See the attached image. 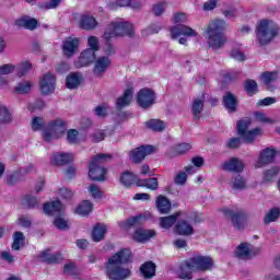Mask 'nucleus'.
<instances>
[{
    "instance_id": "obj_4",
    "label": "nucleus",
    "mask_w": 280,
    "mask_h": 280,
    "mask_svg": "<svg viewBox=\"0 0 280 280\" xmlns=\"http://www.w3.org/2000/svg\"><path fill=\"white\" fill-rule=\"evenodd\" d=\"M133 27L130 22H112L109 23L103 34L104 40L110 42L113 38H119V36H132Z\"/></svg>"
},
{
    "instance_id": "obj_36",
    "label": "nucleus",
    "mask_w": 280,
    "mask_h": 280,
    "mask_svg": "<svg viewBox=\"0 0 280 280\" xmlns=\"http://www.w3.org/2000/svg\"><path fill=\"white\" fill-rule=\"evenodd\" d=\"M223 104H224L225 108L229 110V113H235V110L237 108V98L235 97V95L228 92L223 96Z\"/></svg>"
},
{
    "instance_id": "obj_53",
    "label": "nucleus",
    "mask_w": 280,
    "mask_h": 280,
    "mask_svg": "<svg viewBox=\"0 0 280 280\" xmlns=\"http://www.w3.org/2000/svg\"><path fill=\"white\" fill-rule=\"evenodd\" d=\"M67 141L68 143H80L81 138H80V132L75 129H70L67 132Z\"/></svg>"
},
{
    "instance_id": "obj_8",
    "label": "nucleus",
    "mask_w": 280,
    "mask_h": 280,
    "mask_svg": "<svg viewBox=\"0 0 280 280\" xmlns=\"http://www.w3.org/2000/svg\"><path fill=\"white\" fill-rule=\"evenodd\" d=\"M170 32H171V38L173 40H176L179 36H184L178 39L179 45H187L188 43L187 38H198V32H196V30L185 24L175 25L171 27Z\"/></svg>"
},
{
    "instance_id": "obj_33",
    "label": "nucleus",
    "mask_w": 280,
    "mask_h": 280,
    "mask_svg": "<svg viewBox=\"0 0 280 280\" xmlns=\"http://www.w3.org/2000/svg\"><path fill=\"white\" fill-rule=\"evenodd\" d=\"M132 88L125 90L122 96L118 97L116 101L117 108H126V106H130V102H132Z\"/></svg>"
},
{
    "instance_id": "obj_40",
    "label": "nucleus",
    "mask_w": 280,
    "mask_h": 280,
    "mask_svg": "<svg viewBox=\"0 0 280 280\" xmlns=\"http://www.w3.org/2000/svg\"><path fill=\"white\" fill-rule=\"evenodd\" d=\"M137 180L139 177L132 174L130 171H127L120 175V183L125 185V187H131V185H137Z\"/></svg>"
},
{
    "instance_id": "obj_12",
    "label": "nucleus",
    "mask_w": 280,
    "mask_h": 280,
    "mask_svg": "<svg viewBox=\"0 0 280 280\" xmlns=\"http://www.w3.org/2000/svg\"><path fill=\"white\" fill-rule=\"evenodd\" d=\"M275 156H277V151L273 148H266L260 151L258 160L255 162L256 170L265 167V165H270L275 162Z\"/></svg>"
},
{
    "instance_id": "obj_16",
    "label": "nucleus",
    "mask_w": 280,
    "mask_h": 280,
    "mask_svg": "<svg viewBox=\"0 0 280 280\" xmlns=\"http://www.w3.org/2000/svg\"><path fill=\"white\" fill-rule=\"evenodd\" d=\"M95 50L92 49H84L81 51L78 60L74 62V66L77 69H80L82 67H89V65H93L95 62Z\"/></svg>"
},
{
    "instance_id": "obj_38",
    "label": "nucleus",
    "mask_w": 280,
    "mask_h": 280,
    "mask_svg": "<svg viewBox=\"0 0 280 280\" xmlns=\"http://www.w3.org/2000/svg\"><path fill=\"white\" fill-rule=\"evenodd\" d=\"M32 86H34V84L31 81H22L16 83L13 91L18 95H27V93L32 91Z\"/></svg>"
},
{
    "instance_id": "obj_58",
    "label": "nucleus",
    "mask_w": 280,
    "mask_h": 280,
    "mask_svg": "<svg viewBox=\"0 0 280 280\" xmlns=\"http://www.w3.org/2000/svg\"><path fill=\"white\" fill-rule=\"evenodd\" d=\"M245 91L248 95H255V93H257V82L254 80H247L245 82Z\"/></svg>"
},
{
    "instance_id": "obj_14",
    "label": "nucleus",
    "mask_w": 280,
    "mask_h": 280,
    "mask_svg": "<svg viewBox=\"0 0 280 280\" xmlns=\"http://www.w3.org/2000/svg\"><path fill=\"white\" fill-rule=\"evenodd\" d=\"M154 237H156V231L145 230L143 228L137 229L131 234V240H133V242H138L139 244H145V242H150V240Z\"/></svg>"
},
{
    "instance_id": "obj_45",
    "label": "nucleus",
    "mask_w": 280,
    "mask_h": 280,
    "mask_svg": "<svg viewBox=\"0 0 280 280\" xmlns=\"http://www.w3.org/2000/svg\"><path fill=\"white\" fill-rule=\"evenodd\" d=\"M25 246V235L22 232H15L13 234L12 250H21Z\"/></svg>"
},
{
    "instance_id": "obj_6",
    "label": "nucleus",
    "mask_w": 280,
    "mask_h": 280,
    "mask_svg": "<svg viewBox=\"0 0 280 280\" xmlns=\"http://www.w3.org/2000/svg\"><path fill=\"white\" fill-rule=\"evenodd\" d=\"M67 132V122L60 118L48 124V127L43 131L44 141H54L60 139Z\"/></svg>"
},
{
    "instance_id": "obj_42",
    "label": "nucleus",
    "mask_w": 280,
    "mask_h": 280,
    "mask_svg": "<svg viewBox=\"0 0 280 280\" xmlns=\"http://www.w3.org/2000/svg\"><path fill=\"white\" fill-rule=\"evenodd\" d=\"M178 215H180V212H177L175 214L164 217L160 219V226L162 229H171V226H174L176 224V220H178Z\"/></svg>"
},
{
    "instance_id": "obj_18",
    "label": "nucleus",
    "mask_w": 280,
    "mask_h": 280,
    "mask_svg": "<svg viewBox=\"0 0 280 280\" xmlns=\"http://www.w3.org/2000/svg\"><path fill=\"white\" fill-rule=\"evenodd\" d=\"M234 255L238 257V259H252V257L257 255V252H255V247H253L252 244L241 243L236 247Z\"/></svg>"
},
{
    "instance_id": "obj_51",
    "label": "nucleus",
    "mask_w": 280,
    "mask_h": 280,
    "mask_svg": "<svg viewBox=\"0 0 280 280\" xmlns=\"http://www.w3.org/2000/svg\"><path fill=\"white\" fill-rule=\"evenodd\" d=\"M230 186L232 189H246V180L241 175H237L230 182Z\"/></svg>"
},
{
    "instance_id": "obj_61",
    "label": "nucleus",
    "mask_w": 280,
    "mask_h": 280,
    "mask_svg": "<svg viewBox=\"0 0 280 280\" xmlns=\"http://www.w3.org/2000/svg\"><path fill=\"white\" fill-rule=\"evenodd\" d=\"M261 80L264 82V84H270L272 82H275V80H277V72H265L261 75Z\"/></svg>"
},
{
    "instance_id": "obj_22",
    "label": "nucleus",
    "mask_w": 280,
    "mask_h": 280,
    "mask_svg": "<svg viewBox=\"0 0 280 280\" xmlns=\"http://www.w3.org/2000/svg\"><path fill=\"white\" fill-rule=\"evenodd\" d=\"M148 220V214H138L136 217H131L124 222H120L121 231H130L132 226H141L143 222Z\"/></svg>"
},
{
    "instance_id": "obj_7",
    "label": "nucleus",
    "mask_w": 280,
    "mask_h": 280,
    "mask_svg": "<svg viewBox=\"0 0 280 280\" xmlns=\"http://www.w3.org/2000/svg\"><path fill=\"white\" fill-rule=\"evenodd\" d=\"M237 132L240 137L245 141V143H253L257 137H261L264 135V130L259 127L249 130L250 128V120H240L236 125Z\"/></svg>"
},
{
    "instance_id": "obj_29",
    "label": "nucleus",
    "mask_w": 280,
    "mask_h": 280,
    "mask_svg": "<svg viewBox=\"0 0 280 280\" xmlns=\"http://www.w3.org/2000/svg\"><path fill=\"white\" fill-rule=\"evenodd\" d=\"M155 207L160 213H170L172 211V202L165 196H158Z\"/></svg>"
},
{
    "instance_id": "obj_57",
    "label": "nucleus",
    "mask_w": 280,
    "mask_h": 280,
    "mask_svg": "<svg viewBox=\"0 0 280 280\" xmlns=\"http://www.w3.org/2000/svg\"><path fill=\"white\" fill-rule=\"evenodd\" d=\"M45 126V120L38 116L33 117L31 128L34 131L40 130Z\"/></svg>"
},
{
    "instance_id": "obj_25",
    "label": "nucleus",
    "mask_w": 280,
    "mask_h": 280,
    "mask_svg": "<svg viewBox=\"0 0 280 280\" xmlns=\"http://www.w3.org/2000/svg\"><path fill=\"white\" fill-rule=\"evenodd\" d=\"M62 211H65V206L60 200L46 202L44 205V213H46V215H56L62 213Z\"/></svg>"
},
{
    "instance_id": "obj_62",
    "label": "nucleus",
    "mask_w": 280,
    "mask_h": 280,
    "mask_svg": "<svg viewBox=\"0 0 280 280\" xmlns=\"http://www.w3.org/2000/svg\"><path fill=\"white\" fill-rule=\"evenodd\" d=\"M63 272L66 275H78V266L75 262H68L63 267Z\"/></svg>"
},
{
    "instance_id": "obj_9",
    "label": "nucleus",
    "mask_w": 280,
    "mask_h": 280,
    "mask_svg": "<svg viewBox=\"0 0 280 280\" xmlns=\"http://www.w3.org/2000/svg\"><path fill=\"white\" fill-rule=\"evenodd\" d=\"M222 213H224L226 218H231L232 224L234 229H237V231H242V229L246 226V220H248V215H246L244 211H235L231 208H222Z\"/></svg>"
},
{
    "instance_id": "obj_47",
    "label": "nucleus",
    "mask_w": 280,
    "mask_h": 280,
    "mask_svg": "<svg viewBox=\"0 0 280 280\" xmlns=\"http://www.w3.org/2000/svg\"><path fill=\"white\" fill-rule=\"evenodd\" d=\"M279 172H280L279 166H273V167L267 170L264 173L262 180L265 183H272V180H275V178H277V176L279 175Z\"/></svg>"
},
{
    "instance_id": "obj_43",
    "label": "nucleus",
    "mask_w": 280,
    "mask_h": 280,
    "mask_svg": "<svg viewBox=\"0 0 280 280\" xmlns=\"http://www.w3.org/2000/svg\"><path fill=\"white\" fill-rule=\"evenodd\" d=\"M145 126L149 130H153V132H163V130H165V122L159 119L148 120Z\"/></svg>"
},
{
    "instance_id": "obj_37",
    "label": "nucleus",
    "mask_w": 280,
    "mask_h": 280,
    "mask_svg": "<svg viewBox=\"0 0 280 280\" xmlns=\"http://www.w3.org/2000/svg\"><path fill=\"white\" fill-rule=\"evenodd\" d=\"M176 233L178 235H194V226L189 221H180L176 225Z\"/></svg>"
},
{
    "instance_id": "obj_19",
    "label": "nucleus",
    "mask_w": 280,
    "mask_h": 280,
    "mask_svg": "<svg viewBox=\"0 0 280 280\" xmlns=\"http://www.w3.org/2000/svg\"><path fill=\"white\" fill-rule=\"evenodd\" d=\"M221 170L240 174L241 172H244V161L238 158H231L221 165Z\"/></svg>"
},
{
    "instance_id": "obj_28",
    "label": "nucleus",
    "mask_w": 280,
    "mask_h": 280,
    "mask_svg": "<svg viewBox=\"0 0 280 280\" xmlns=\"http://www.w3.org/2000/svg\"><path fill=\"white\" fill-rule=\"evenodd\" d=\"M40 261H46L47 264H58V261H61L62 259V254L57 253V254H51V250L46 249L38 255Z\"/></svg>"
},
{
    "instance_id": "obj_52",
    "label": "nucleus",
    "mask_w": 280,
    "mask_h": 280,
    "mask_svg": "<svg viewBox=\"0 0 280 280\" xmlns=\"http://www.w3.org/2000/svg\"><path fill=\"white\" fill-rule=\"evenodd\" d=\"M38 205V200H36V197L32 195H26L22 199V206L24 209H32V207H36Z\"/></svg>"
},
{
    "instance_id": "obj_41",
    "label": "nucleus",
    "mask_w": 280,
    "mask_h": 280,
    "mask_svg": "<svg viewBox=\"0 0 280 280\" xmlns=\"http://www.w3.org/2000/svg\"><path fill=\"white\" fill-rule=\"evenodd\" d=\"M18 78H24L27 75L28 71H32V62L28 60L21 61L18 66H15Z\"/></svg>"
},
{
    "instance_id": "obj_32",
    "label": "nucleus",
    "mask_w": 280,
    "mask_h": 280,
    "mask_svg": "<svg viewBox=\"0 0 280 280\" xmlns=\"http://www.w3.org/2000/svg\"><path fill=\"white\" fill-rule=\"evenodd\" d=\"M108 226L104 223H97L92 230V240L94 242H102L104 240Z\"/></svg>"
},
{
    "instance_id": "obj_39",
    "label": "nucleus",
    "mask_w": 280,
    "mask_h": 280,
    "mask_svg": "<svg viewBox=\"0 0 280 280\" xmlns=\"http://www.w3.org/2000/svg\"><path fill=\"white\" fill-rule=\"evenodd\" d=\"M202 108H205V96L195 98L192 102V108H191L195 119H200Z\"/></svg>"
},
{
    "instance_id": "obj_10",
    "label": "nucleus",
    "mask_w": 280,
    "mask_h": 280,
    "mask_svg": "<svg viewBox=\"0 0 280 280\" xmlns=\"http://www.w3.org/2000/svg\"><path fill=\"white\" fill-rule=\"evenodd\" d=\"M156 100V94L150 89H142L137 94V102L141 108H150Z\"/></svg>"
},
{
    "instance_id": "obj_34",
    "label": "nucleus",
    "mask_w": 280,
    "mask_h": 280,
    "mask_svg": "<svg viewBox=\"0 0 280 280\" xmlns=\"http://www.w3.org/2000/svg\"><path fill=\"white\" fill-rule=\"evenodd\" d=\"M137 187H145L147 189H150L151 191H156L159 189V178L156 177H150L147 179H138L136 182Z\"/></svg>"
},
{
    "instance_id": "obj_21",
    "label": "nucleus",
    "mask_w": 280,
    "mask_h": 280,
    "mask_svg": "<svg viewBox=\"0 0 280 280\" xmlns=\"http://www.w3.org/2000/svg\"><path fill=\"white\" fill-rule=\"evenodd\" d=\"M80 48V38L78 37H68L63 40L62 51L68 57L74 56V54Z\"/></svg>"
},
{
    "instance_id": "obj_55",
    "label": "nucleus",
    "mask_w": 280,
    "mask_h": 280,
    "mask_svg": "<svg viewBox=\"0 0 280 280\" xmlns=\"http://www.w3.org/2000/svg\"><path fill=\"white\" fill-rule=\"evenodd\" d=\"M88 47L86 49H92V51H94V54L96 51H100V38H97V36H90L88 38Z\"/></svg>"
},
{
    "instance_id": "obj_17",
    "label": "nucleus",
    "mask_w": 280,
    "mask_h": 280,
    "mask_svg": "<svg viewBox=\"0 0 280 280\" xmlns=\"http://www.w3.org/2000/svg\"><path fill=\"white\" fill-rule=\"evenodd\" d=\"M190 262L195 270H211L213 268V259L209 256H196L190 258Z\"/></svg>"
},
{
    "instance_id": "obj_46",
    "label": "nucleus",
    "mask_w": 280,
    "mask_h": 280,
    "mask_svg": "<svg viewBox=\"0 0 280 280\" xmlns=\"http://www.w3.org/2000/svg\"><path fill=\"white\" fill-rule=\"evenodd\" d=\"M128 5L133 9L139 8V2L135 0H116V3L109 4V8L116 10L117 8H128Z\"/></svg>"
},
{
    "instance_id": "obj_20",
    "label": "nucleus",
    "mask_w": 280,
    "mask_h": 280,
    "mask_svg": "<svg viewBox=\"0 0 280 280\" xmlns=\"http://www.w3.org/2000/svg\"><path fill=\"white\" fill-rule=\"evenodd\" d=\"M110 58L106 56H101L94 60V69L93 73L97 78L104 75L106 71H108V67H110Z\"/></svg>"
},
{
    "instance_id": "obj_23",
    "label": "nucleus",
    "mask_w": 280,
    "mask_h": 280,
    "mask_svg": "<svg viewBox=\"0 0 280 280\" xmlns=\"http://www.w3.org/2000/svg\"><path fill=\"white\" fill-rule=\"evenodd\" d=\"M75 155L72 152H57L50 158L52 165H67V163H73Z\"/></svg>"
},
{
    "instance_id": "obj_35",
    "label": "nucleus",
    "mask_w": 280,
    "mask_h": 280,
    "mask_svg": "<svg viewBox=\"0 0 280 280\" xmlns=\"http://www.w3.org/2000/svg\"><path fill=\"white\" fill-rule=\"evenodd\" d=\"M82 84V74L78 72L70 73L66 79L67 89H78Z\"/></svg>"
},
{
    "instance_id": "obj_59",
    "label": "nucleus",
    "mask_w": 280,
    "mask_h": 280,
    "mask_svg": "<svg viewBox=\"0 0 280 280\" xmlns=\"http://www.w3.org/2000/svg\"><path fill=\"white\" fill-rule=\"evenodd\" d=\"M165 10H167V2L165 1L159 2L153 5V13L155 14V16H161V14L165 12Z\"/></svg>"
},
{
    "instance_id": "obj_44",
    "label": "nucleus",
    "mask_w": 280,
    "mask_h": 280,
    "mask_svg": "<svg viewBox=\"0 0 280 280\" xmlns=\"http://www.w3.org/2000/svg\"><path fill=\"white\" fill-rule=\"evenodd\" d=\"M0 124H12V112L0 103Z\"/></svg>"
},
{
    "instance_id": "obj_1",
    "label": "nucleus",
    "mask_w": 280,
    "mask_h": 280,
    "mask_svg": "<svg viewBox=\"0 0 280 280\" xmlns=\"http://www.w3.org/2000/svg\"><path fill=\"white\" fill-rule=\"evenodd\" d=\"M132 259V252L125 248L116 253L108 259L106 265L107 277L110 280H124L130 277V269L122 267V264H128Z\"/></svg>"
},
{
    "instance_id": "obj_2",
    "label": "nucleus",
    "mask_w": 280,
    "mask_h": 280,
    "mask_svg": "<svg viewBox=\"0 0 280 280\" xmlns=\"http://www.w3.org/2000/svg\"><path fill=\"white\" fill-rule=\"evenodd\" d=\"M225 30L226 22H224V20H212L208 24L206 28V36L211 49H222V47L226 45V36H224Z\"/></svg>"
},
{
    "instance_id": "obj_60",
    "label": "nucleus",
    "mask_w": 280,
    "mask_h": 280,
    "mask_svg": "<svg viewBox=\"0 0 280 280\" xmlns=\"http://www.w3.org/2000/svg\"><path fill=\"white\" fill-rule=\"evenodd\" d=\"M254 116L256 121H260V124H275L273 119L268 118V116L261 112H256Z\"/></svg>"
},
{
    "instance_id": "obj_5",
    "label": "nucleus",
    "mask_w": 280,
    "mask_h": 280,
    "mask_svg": "<svg viewBox=\"0 0 280 280\" xmlns=\"http://www.w3.org/2000/svg\"><path fill=\"white\" fill-rule=\"evenodd\" d=\"M112 156L110 154H97L92 159L90 162V171H89V177L92 180H106V168H104L101 163H106V161H110Z\"/></svg>"
},
{
    "instance_id": "obj_3",
    "label": "nucleus",
    "mask_w": 280,
    "mask_h": 280,
    "mask_svg": "<svg viewBox=\"0 0 280 280\" xmlns=\"http://www.w3.org/2000/svg\"><path fill=\"white\" fill-rule=\"evenodd\" d=\"M279 36V25L272 20H260L256 25V38L260 45H268Z\"/></svg>"
},
{
    "instance_id": "obj_54",
    "label": "nucleus",
    "mask_w": 280,
    "mask_h": 280,
    "mask_svg": "<svg viewBox=\"0 0 280 280\" xmlns=\"http://www.w3.org/2000/svg\"><path fill=\"white\" fill-rule=\"evenodd\" d=\"M54 224L56 229H59V231H67V229H69V221H67L65 217H57Z\"/></svg>"
},
{
    "instance_id": "obj_24",
    "label": "nucleus",
    "mask_w": 280,
    "mask_h": 280,
    "mask_svg": "<svg viewBox=\"0 0 280 280\" xmlns=\"http://www.w3.org/2000/svg\"><path fill=\"white\" fill-rule=\"evenodd\" d=\"M97 25H100V23L91 14H81L79 18V27H81V30H86L88 32H91L95 30Z\"/></svg>"
},
{
    "instance_id": "obj_27",
    "label": "nucleus",
    "mask_w": 280,
    "mask_h": 280,
    "mask_svg": "<svg viewBox=\"0 0 280 280\" xmlns=\"http://www.w3.org/2000/svg\"><path fill=\"white\" fill-rule=\"evenodd\" d=\"M196 271L191 265V259L186 260L184 264L180 265L178 270V277L179 279L184 280H191L192 276L191 273Z\"/></svg>"
},
{
    "instance_id": "obj_56",
    "label": "nucleus",
    "mask_w": 280,
    "mask_h": 280,
    "mask_svg": "<svg viewBox=\"0 0 280 280\" xmlns=\"http://www.w3.org/2000/svg\"><path fill=\"white\" fill-rule=\"evenodd\" d=\"M175 185H185L187 183V173L184 171H179L174 175Z\"/></svg>"
},
{
    "instance_id": "obj_26",
    "label": "nucleus",
    "mask_w": 280,
    "mask_h": 280,
    "mask_svg": "<svg viewBox=\"0 0 280 280\" xmlns=\"http://www.w3.org/2000/svg\"><path fill=\"white\" fill-rule=\"evenodd\" d=\"M15 25L18 27H24V30H31L34 31L36 27H38V20L24 15L22 18H19L15 20Z\"/></svg>"
},
{
    "instance_id": "obj_48",
    "label": "nucleus",
    "mask_w": 280,
    "mask_h": 280,
    "mask_svg": "<svg viewBox=\"0 0 280 280\" xmlns=\"http://www.w3.org/2000/svg\"><path fill=\"white\" fill-rule=\"evenodd\" d=\"M88 194L94 198V200H102V198H104V191H102V189L100 188V186L95 185V184H91L88 187Z\"/></svg>"
},
{
    "instance_id": "obj_31",
    "label": "nucleus",
    "mask_w": 280,
    "mask_h": 280,
    "mask_svg": "<svg viewBox=\"0 0 280 280\" xmlns=\"http://www.w3.org/2000/svg\"><path fill=\"white\" fill-rule=\"evenodd\" d=\"M140 272L144 279L156 277V265L152 261H147L140 267Z\"/></svg>"
},
{
    "instance_id": "obj_64",
    "label": "nucleus",
    "mask_w": 280,
    "mask_h": 280,
    "mask_svg": "<svg viewBox=\"0 0 280 280\" xmlns=\"http://www.w3.org/2000/svg\"><path fill=\"white\" fill-rule=\"evenodd\" d=\"M59 196H61V198H65V200H69L71 198H73V190L63 187L59 189Z\"/></svg>"
},
{
    "instance_id": "obj_30",
    "label": "nucleus",
    "mask_w": 280,
    "mask_h": 280,
    "mask_svg": "<svg viewBox=\"0 0 280 280\" xmlns=\"http://www.w3.org/2000/svg\"><path fill=\"white\" fill-rule=\"evenodd\" d=\"M92 212H93V202H91L90 200H83L74 209V213H77V215H81V218H86V215H89Z\"/></svg>"
},
{
    "instance_id": "obj_63",
    "label": "nucleus",
    "mask_w": 280,
    "mask_h": 280,
    "mask_svg": "<svg viewBox=\"0 0 280 280\" xmlns=\"http://www.w3.org/2000/svg\"><path fill=\"white\" fill-rule=\"evenodd\" d=\"M231 58L234 60H237L238 62H244L246 60V56H244L243 52H241L240 49H232L230 52Z\"/></svg>"
},
{
    "instance_id": "obj_13",
    "label": "nucleus",
    "mask_w": 280,
    "mask_h": 280,
    "mask_svg": "<svg viewBox=\"0 0 280 280\" xmlns=\"http://www.w3.org/2000/svg\"><path fill=\"white\" fill-rule=\"evenodd\" d=\"M152 152H154V147L142 145V147H139V148L132 150L129 154V159L133 163H141V161H143V159L149 156V154H152Z\"/></svg>"
},
{
    "instance_id": "obj_50",
    "label": "nucleus",
    "mask_w": 280,
    "mask_h": 280,
    "mask_svg": "<svg viewBox=\"0 0 280 280\" xmlns=\"http://www.w3.org/2000/svg\"><path fill=\"white\" fill-rule=\"evenodd\" d=\"M280 217V210L279 208H273L267 212V214L264 218L265 224H270L271 222H277Z\"/></svg>"
},
{
    "instance_id": "obj_49",
    "label": "nucleus",
    "mask_w": 280,
    "mask_h": 280,
    "mask_svg": "<svg viewBox=\"0 0 280 280\" xmlns=\"http://www.w3.org/2000/svg\"><path fill=\"white\" fill-rule=\"evenodd\" d=\"M192 148L191 142H182L173 148V152L177 155L187 154Z\"/></svg>"
},
{
    "instance_id": "obj_11",
    "label": "nucleus",
    "mask_w": 280,
    "mask_h": 280,
    "mask_svg": "<svg viewBox=\"0 0 280 280\" xmlns=\"http://www.w3.org/2000/svg\"><path fill=\"white\" fill-rule=\"evenodd\" d=\"M39 91L43 95H51L56 91V75L49 72L44 74L39 80Z\"/></svg>"
},
{
    "instance_id": "obj_15",
    "label": "nucleus",
    "mask_w": 280,
    "mask_h": 280,
    "mask_svg": "<svg viewBox=\"0 0 280 280\" xmlns=\"http://www.w3.org/2000/svg\"><path fill=\"white\" fill-rule=\"evenodd\" d=\"M15 70L16 66L12 63L0 66V89H10V79H8V75H11Z\"/></svg>"
}]
</instances>
